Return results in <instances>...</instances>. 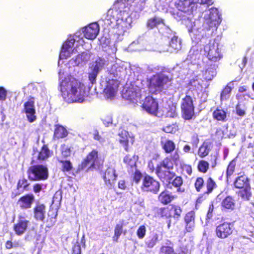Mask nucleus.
<instances>
[{"instance_id":"obj_1","label":"nucleus","mask_w":254,"mask_h":254,"mask_svg":"<svg viewBox=\"0 0 254 254\" xmlns=\"http://www.w3.org/2000/svg\"><path fill=\"white\" fill-rule=\"evenodd\" d=\"M60 88L63 97L68 102L79 101L85 93L84 85L75 78L63 80Z\"/></svg>"},{"instance_id":"obj_2","label":"nucleus","mask_w":254,"mask_h":254,"mask_svg":"<svg viewBox=\"0 0 254 254\" xmlns=\"http://www.w3.org/2000/svg\"><path fill=\"white\" fill-rule=\"evenodd\" d=\"M179 153L176 151L173 154L164 158L156 166V175L163 182L169 184L175 176V173L172 172L174 164L180 160Z\"/></svg>"},{"instance_id":"obj_3","label":"nucleus","mask_w":254,"mask_h":254,"mask_svg":"<svg viewBox=\"0 0 254 254\" xmlns=\"http://www.w3.org/2000/svg\"><path fill=\"white\" fill-rule=\"evenodd\" d=\"M173 79L168 75L159 72L149 78L148 88L152 94H158L164 92L172 86Z\"/></svg>"},{"instance_id":"obj_4","label":"nucleus","mask_w":254,"mask_h":254,"mask_svg":"<svg viewBox=\"0 0 254 254\" xmlns=\"http://www.w3.org/2000/svg\"><path fill=\"white\" fill-rule=\"evenodd\" d=\"M194 187L197 192H203L197 198V203H201L204 200L205 195H209L218 188V185L215 180L211 177H208L205 181L203 177H197L194 183Z\"/></svg>"},{"instance_id":"obj_5","label":"nucleus","mask_w":254,"mask_h":254,"mask_svg":"<svg viewBox=\"0 0 254 254\" xmlns=\"http://www.w3.org/2000/svg\"><path fill=\"white\" fill-rule=\"evenodd\" d=\"M172 211H174V219L179 220L182 215L183 210L179 205L172 204L169 206L156 208L155 211V216L156 217L165 219L168 220V227L169 228L171 223Z\"/></svg>"},{"instance_id":"obj_6","label":"nucleus","mask_w":254,"mask_h":254,"mask_svg":"<svg viewBox=\"0 0 254 254\" xmlns=\"http://www.w3.org/2000/svg\"><path fill=\"white\" fill-rule=\"evenodd\" d=\"M193 97L187 92L181 103V116L185 120H190L195 117Z\"/></svg>"},{"instance_id":"obj_7","label":"nucleus","mask_w":254,"mask_h":254,"mask_svg":"<svg viewBox=\"0 0 254 254\" xmlns=\"http://www.w3.org/2000/svg\"><path fill=\"white\" fill-rule=\"evenodd\" d=\"M27 175L30 181H45L49 177L48 169L47 166L41 164L32 165L28 168Z\"/></svg>"},{"instance_id":"obj_8","label":"nucleus","mask_w":254,"mask_h":254,"mask_svg":"<svg viewBox=\"0 0 254 254\" xmlns=\"http://www.w3.org/2000/svg\"><path fill=\"white\" fill-rule=\"evenodd\" d=\"M100 161L98 151L96 149H93L78 165L77 169L81 171L87 168V171H88L98 165L100 163Z\"/></svg>"},{"instance_id":"obj_9","label":"nucleus","mask_w":254,"mask_h":254,"mask_svg":"<svg viewBox=\"0 0 254 254\" xmlns=\"http://www.w3.org/2000/svg\"><path fill=\"white\" fill-rule=\"evenodd\" d=\"M160 183L153 177L145 174L142 178L140 189L142 191L157 194L159 191Z\"/></svg>"},{"instance_id":"obj_10","label":"nucleus","mask_w":254,"mask_h":254,"mask_svg":"<svg viewBox=\"0 0 254 254\" xmlns=\"http://www.w3.org/2000/svg\"><path fill=\"white\" fill-rule=\"evenodd\" d=\"M30 221L27 219L25 213H20L18 215L17 222L13 226V230L17 236H22L27 231Z\"/></svg>"},{"instance_id":"obj_11","label":"nucleus","mask_w":254,"mask_h":254,"mask_svg":"<svg viewBox=\"0 0 254 254\" xmlns=\"http://www.w3.org/2000/svg\"><path fill=\"white\" fill-rule=\"evenodd\" d=\"M204 54L208 59L213 62H217L222 58L218 45L210 43L205 45L204 47Z\"/></svg>"},{"instance_id":"obj_12","label":"nucleus","mask_w":254,"mask_h":254,"mask_svg":"<svg viewBox=\"0 0 254 254\" xmlns=\"http://www.w3.org/2000/svg\"><path fill=\"white\" fill-rule=\"evenodd\" d=\"M215 232L218 238L226 239L233 233V226L230 222H223L216 226Z\"/></svg>"},{"instance_id":"obj_13","label":"nucleus","mask_w":254,"mask_h":254,"mask_svg":"<svg viewBox=\"0 0 254 254\" xmlns=\"http://www.w3.org/2000/svg\"><path fill=\"white\" fill-rule=\"evenodd\" d=\"M144 110L148 113L156 116L158 111V103L152 97H146L141 105Z\"/></svg>"},{"instance_id":"obj_14","label":"nucleus","mask_w":254,"mask_h":254,"mask_svg":"<svg viewBox=\"0 0 254 254\" xmlns=\"http://www.w3.org/2000/svg\"><path fill=\"white\" fill-rule=\"evenodd\" d=\"M120 85L119 80L116 79H109L107 80L103 92L109 98H113L117 94Z\"/></svg>"},{"instance_id":"obj_15","label":"nucleus","mask_w":254,"mask_h":254,"mask_svg":"<svg viewBox=\"0 0 254 254\" xmlns=\"http://www.w3.org/2000/svg\"><path fill=\"white\" fill-rule=\"evenodd\" d=\"M23 110L26 115L27 120L30 123H32L36 120V111L33 97H31L24 103Z\"/></svg>"},{"instance_id":"obj_16","label":"nucleus","mask_w":254,"mask_h":254,"mask_svg":"<svg viewBox=\"0 0 254 254\" xmlns=\"http://www.w3.org/2000/svg\"><path fill=\"white\" fill-rule=\"evenodd\" d=\"M118 175L116 170L111 167H108L104 172L103 179L105 184L108 187H112L117 180Z\"/></svg>"},{"instance_id":"obj_17","label":"nucleus","mask_w":254,"mask_h":254,"mask_svg":"<svg viewBox=\"0 0 254 254\" xmlns=\"http://www.w3.org/2000/svg\"><path fill=\"white\" fill-rule=\"evenodd\" d=\"M75 40L73 38L66 40L63 44L59 58L60 59H66L71 56L74 49L70 52V50L73 47Z\"/></svg>"},{"instance_id":"obj_18","label":"nucleus","mask_w":254,"mask_h":254,"mask_svg":"<svg viewBox=\"0 0 254 254\" xmlns=\"http://www.w3.org/2000/svg\"><path fill=\"white\" fill-rule=\"evenodd\" d=\"M119 142L124 147L126 151H129V144L132 145L134 142V138L129 135L128 132L124 129H122L119 133Z\"/></svg>"},{"instance_id":"obj_19","label":"nucleus","mask_w":254,"mask_h":254,"mask_svg":"<svg viewBox=\"0 0 254 254\" xmlns=\"http://www.w3.org/2000/svg\"><path fill=\"white\" fill-rule=\"evenodd\" d=\"M99 32V25L97 23H92L85 26L83 31L85 38L90 40L95 39Z\"/></svg>"},{"instance_id":"obj_20","label":"nucleus","mask_w":254,"mask_h":254,"mask_svg":"<svg viewBox=\"0 0 254 254\" xmlns=\"http://www.w3.org/2000/svg\"><path fill=\"white\" fill-rule=\"evenodd\" d=\"M233 187L236 189H242L250 185V179L245 174L244 172L238 174L233 182Z\"/></svg>"},{"instance_id":"obj_21","label":"nucleus","mask_w":254,"mask_h":254,"mask_svg":"<svg viewBox=\"0 0 254 254\" xmlns=\"http://www.w3.org/2000/svg\"><path fill=\"white\" fill-rule=\"evenodd\" d=\"M185 230L192 232L195 227V213L193 210L187 212L184 216Z\"/></svg>"},{"instance_id":"obj_22","label":"nucleus","mask_w":254,"mask_h":254,"mask_svg":"<svg viewBox=\"0 0 254 254\" xmlns=\"http://www.w3.org/2000/svg\"><path fill=\"white\" fill-rule=\"evenodd\" d=\"M34 200V196L33 194H26L18 199L17 204L21 209H27L31 208Z\"/></svg>"},{"instance_id":"obj_23","label":"nucleus","mask_w":254,"mask_h":254,"mask_svg":"<svg viewBox=\"0 0 254 254\" xmlns=\"http://www.w3.org/2000/svg\"><path fill=\"white\" fill-rule=\"evenodd\" d=\"M46 212V206L44 204L37 203L33 208L34 217L37 221H43Z\"/></svg>"},{"instance_id":"obj_24","label":"nucleus","mask_w":254,"mask_h":254,"mask_svg":"<svg viewBox=\"0 0 254 254\" xmlns=\"http://www.w3.org/2000/svg\"><path fill=\"white\" fill-rule=\"evenodd\" d=\"M176 198L177 196L173 195L172 192L167 190H165L159 194L158 199L160 203L164 205H167Z\"/></svg>"},{"instance_id":"obj_25","label":"nucleus","mask_w":254,"mask_h":254,"mask_svg":"<svg viewBox=\"0 0 254 254\" xmlns=\"http://www.w3.org/2000/svg\"><path fill=\"white\" fill-rule=\"evenodd\" d=\"M236 206L234 198L230 195H227L223 199L221 202L222 210L233 211L235 209Z\"/></svg>"},{"instance_id":"obj_26","label":"nucleus","mask_w":254,"mask_h":254,"mask_svg":"<svg viewBox=\"0 0 254 254\" xmlns=\"http://www.w3.org/2000/svg\"><path fill=\"white\" fill-rule=\"evenodd\" d=\"M175 6L179 10L185 13H192L194 10L188 0H178Z\"/></svg>"},{"instance_id":"obj_27","label":"nucleus","mask_w":254,"mask_h":254,"mask_svg":"<svg viewBox=\"0 0 254 254\" xmlns=\"http://www.w3.org/2000/svg\"><path fill=\"white\" fill-rule=\"evenodd\" d=\"M212 149V143L204 141L199 146L198 150V155L199 157L203 158L207 156Z\"/></svg>"},{"instance_id":"obj_28","label":"nucleus","mask_w":254,"mask_h":254,"mask_svg":"<svg viewBox=\"0 0 254 254\" xmlns=\"http://www.w3.org/2000/svg\"><path fill=\"white\" fill-rule=\"evenodd\" d=\"M160 25H165L164 19L156 15L148 18L146 22V27L148 29H153Z\"/></svg>"},{"instance_id":"obj_29","label":"nucleus","mask_w":254,"mask_h":254,"mask_svg":"<svg viewBox=\"0 0 254 254\" xmlns=\"http://www.w3.org/2000/svg\"><path fill=\"white\" fill-rule=\"evenodd\" d=\"M68 134L66 128L62 125L56 124L55 125L54 137L55 139H61L66 137Z\"/></svg>"},{"instance_id":"obj_30","label":"nucleus","mask_w":254,"mask_h":254,"mask_svg":"<svg viewBox=\"0 0 254 254\" xmlns=\"http://www.w3.org/2000/svg\"><path fill=\"white\" fill-rule=\"evenodd\" d=\"M57 160L61 165V170L62 172L69 173L74 170L73 163L69 159L58 158Z\"/></svg>"},{"instance_id":"obj_31","label":"nucleus","mask_w":254,"mask_h":254,"mask_svg":"<svg viewBox=\"0 0 254 254\" xmlns=\"http://www.w3.org/2000/svg\"><path fill=\"white\" fill-rule=\"evenodd\" d=\"M237 157H235L228 163L226 170V179L227 181L231 179L232 177L235 175L237 169Z\"/></svg>"},{"instance_id":"obj_32","label":"nucleus","mask_w":254,"mask_h":254,"mask_svg":"<svg viewBox=\"0 0 254 254\" xmlns=\"http://www.w3.org/2000/svg\"><path fill=\"white\" fill-rule=\"evenodd\" d=\"M227 112L224 109L217 107L212 113V117L217 121L225 122L227 120Z\"/></svg>"},{"instance_id":"obj_33","label":"nucleus","mask_w":254,"mask_h":254,"mask_svg":"<svg viewBox=\"0 0 254 254\" xmlns=\"http://www.w3.org/2000/svg\"><path fill=\"white\" fill-rule=\"evenodd\" d=\"M52 152L48 147L47 144H44L41 148L37 155V160L39 161L46 160L52 155Z\"/></svg>"},{"instance_id":"obj_34","label":"nucleus","mask_w":254,"mask_h":254,"mask_svg":"<svg viewBox=\"0 0 254 254\" xmlns=\"http://www.w3.org/2000/svg\"><path fill=\"white\" fill-rule=\"evenodd\" d=\"M160 144L163 150L167 154L171 153L176 149L175 142L170 139L161 140Z\"/></svg>"},{"instance_id":"obj_35","label":"nucleus","mask_w":254,"mask_h":254,"mask_svg":"<svg viewBox=\"0 0 254 254\" xmlns=\"http://www.w3.org/2000/svg\"><path fill=\"white\" fill-rule=\"evenodd\" d=\"M90 56L86 52H82L73 58L71 60L73 61L75 65L78 66L80 64H85L90 60Z\"/></svg>"},{"instance_id":"obj_36","label":"nucleus","mask_w":254,"mask_h":254,"mask_svg":"<svg viewBox=\"0 0 254 254\" xmlns=\"http://www.w3.org/2000/svg\"><path fill=\"white\" fill-rule=\"evenodd\" d=\"M73 147L65 143L62 144L60 147L61 157L59 159H67L71 156Z\"/></svg>"},{"instance_id":"obj_37","label":"nucleus","mask_w":254,"mask_h":254,"mask_svg":"<svg viewBox=\"0 0 254 254\" xmlns=\"http://www.w3.org/2000/svg\"><path fill=\"white\" fill-rule=\"evenodd\" d=\"M138 160V156L135 154H127L124 158V162L130 168H136V162Z\"/></svg>"},{"instance_id":"obj_38","label":"nucleus","mask_w":254,"mask_h":254,"mask_svg":"<svg viewBox=\"0 0 254 254\" xmlns=\"http://www.w3.org/2000/svg\"><path fill=\"white\" fill-rule=\"evenodd\" d=\"M238 190L239 191L237 192V194L242 200H249L252 197L251 186L246 187L244 188L239 189Z\"/></svg>"},{"instance_id":"obj_39","label":"nucleus","mask_w":254,"mask_h":254,"mask_svg":"<svg viewBox=\"0 0 254 254\" xmlns=\"http://www.w3.org/2000/svg\"><path fill=\"white\" fill-rule=\"evenodd\" d=\"M57 211L53 209H50L46 221V227L47 228H50L55 224L57 221Z\"/></svg>"},{"instance_id":"obj_40","label":"nucleus","mask_w":254,"mask_h":254,"mask_svg":"<svg viewBox=\"0 0 254 254\" xmlns=\"http://www.w3.org/2000/svg\"><path fill=\"white\" fill-rule=\"evenodd\" d=\"M123 97L127 100L133 102L137 101V99L139 97V95L138 92L134 89L128 88L126 90V92L124 94Z\"/></svg>"},{"instance_id":"obj_41","label":"nucleus","mask_w":254,"mask_h":254,"mask_svg":"<svg viewBox=\"0 0 254 254\" xmlns=\"http://www.w3.org/2000/svg\"><path fill=\"white\" fill-rule=\"evenodd\" d=\"M158 235L156 233H152L149 235L145 242V244L148 248H153L158 241Z\"/></svg>"},{"instance_id":"obj_42","label":"nucleus","mask_w":254,"mask_h":254,"mask_svg":"<svg viewBox=\"0 0 254 254\" xmlns=\"http://www.w3.org/2000/svg\"><path fill=\"white\" fill-rule=\"evenodd\" d=\"M30 184L25 178H23L18 180L17 185L16 189L17 190H22V191H27L29 190V187Z\"/></svg>"},{"instance_id":"obj_43","label":"nucleus","mask_w":254,"mask_h":254,"mask_svg":"<svg viewBox=\"0 0 254 254\" xmlns=\"http://www.w3.org/2000/svg\"><path fill=\"white\" fill-rule=\"evenodd\" d=\"M124 221H122L121 223L116 225L114 229V234L112 237L113 241L114 242H118L119 239L123 231Z\"/></svg>"},{"instance_id":"obj_44","label":"nucleus","mask_w":254,"mask_h":254,"mask_svg":"<svg viewBox=\"0 0 254 254\" xmlns=\"http://www.w3.org/2000/svg\"><path fill=\"white\" fill-rule=\"evenodd\" d=\"M198 171L202 174H205L209 169V163L208 161L201 159L198 161L197 165Z\"/></svg>"},{"instance_id":"obj_45","label":"nucleus","mask_w":254,"mask_h":254,"mask_svg":"<svg viewBox=\"0 0 254 254\" xmlns=\"http://www.w3.org/2000/svg\"><path fill=\"white\" fill-rule=\"evenodd\" d=\"M231 82L228 83L222 90L220 94V100L221 101L226 100L229 98L231 93L232 87L230 85Z\"/></svg>"},{"instance_id":"obj_46","label":"nucleus","mask_w":254,"mask_h":254,"mask_svg":"<svg viewBox=\"0 0 254 254\" xmlns=\"http://www.w3.org/2000/svg\"><path fill=\"white\" fill-rule=\"evenodd\" d=\"M170 47L173 50L178 51L182 48L181 41L177 36H174L169 43Z\"/></svg>"},{"instance_id":"obj_47","label":"nucleus","mask_w":254,"mask_h":254,"mask_svg":"<svg viewBox=\"0 0 254 254\" xmlns=\"http://www.w3.org/2000/svg\"><path fill=\"white\" fill-rule=\"evenodd\" d=\"M172 185L177 188V190L179 192H182L184 191V189H181V186L183 184V180L181 176H177L172 181Z\"/></svg>"},{"instance_id":"obj_48","label":"nucleus","mask_w":254,"mask_h":254,"mask_svg":"<svg viewBox=\"0 0 254 254\" xmlns=\"http://www.w3.org/2000/svg\"><path fill=\"white\" fill-rule=\"evenodd\" d=\"M178 129V126L176 124L169 125L162 128L163 131L167 133H174Z\"/></svg>"},{"instance_id":"obj_49","label":"nucleus","mask_w":254,"mask_h":254,"mask_svg":"<svg viewBox=\"0 0 254 254\" xmlns=\"http://www.w3.org/2000/svg\"><path fill=\"white\" fill-rule=\"evenodd\" d=\"M218 154L217 153H211L209 156V166L212 169H214L216 167L218 164Z\"/></svg>"},{"instance_id":"obj_50","label":"nucleus","mask_w":254,"mask_h":254,"mask_svg":"<svg viewBox=\"0 0 254 254\" xmlns=\"http://www.w3.org/2000/svg\"><path fill=\"white\" fill-rule=\"evenodd\" d=\"M160 254H176L173 246H162L160 248Z\"/></svg>"},{"instance_id":"obj_51","label":"nucleus","mask_w":254,"mask_h":254,"mask_svg":"<svg viewBox=\"0 0 254 254\" xmlns=\"http://www.w3.org/2000/svg\"><path fill=\"white\" fill-rule=\"evenodd\" d=\"M142 175L138 169H136L132 174V182L138 184L142 178Z\"/></svg>"},{"instance_id":"obj_52","label":"nucleus","mask_w":254,"mask_h":254,"mask_svg":"<svg viewBox=\"0 0 254 254\" xmlns=\"http://www.w3.org/2000/svg\"><path fill=\"white\" fill-rule=\"evenodd\" d=\"M146 228L145 225L140 226L136 231V235L139 239H142L145 236Z\"/></svg>"},{"instance_id":"obj_53","label":"nucleus","mask_w":254,"mask_h":254,"mask_svg":"<svg viewBox=\"0 0 254 254\" xmlns=\"http://www.w3.org/2000/svg\"><path fill=\"white\" fill-rule=\"evenodd\" d=\"M105 60L103 59H102L101 58H98L96 61H95V64L94 66L93 69L95 70H97L99 71V69L101 68H102L104 65H105Z\"/></svg>"},{"instance_id":"obj_54","label":"nucleus","mask_w":254,"mask_h":254,"mask_svg":"<svg viewBox=\"0 0 254 254\" xmlns=\"http://www.w3.org/2000/svg\"><path fill=\"white\" fill-rule=\"evenodd\" d=\"M181 168L183 171L186 172L188 175L190 176L192 174V170L191 165L182 163L181 164Z\"/></svg>"},{"instance_id":"obj_55","label":"nucleus","mask_w":254,"mask_h":254,"mask_svg":"<svg viewBox=\"0 0 254 254\" xmlns=\"http://www.w3.org/2000/svg\"><path fill=\"white\" fill-rule=\"evenodd\" d=\"M98 72L99 71L97 70L93 69L91 72L89 73V80L92 84L95 83Z\"/></svg>"},{"instance_id":"obj_56","label":"nucleus","mask_w":254,"mask_h":254,"mask_svg":"<svg viewBox=\"0 0 254 254\" xmlns=\"http://www.w3.org/2000/svg\"><path fill=\"white\" fill-rule=\"evenodd\" d=\"M123 24H125V22L122 20L120 23L118 22L116 25L115 28L117 29V32L119 35L123 34L125 31V27Z\"/></svg>"},{"instance_id":"obj_57","label":"nucleus","mask_w":254,"mask_h":254,"mask_svg":"<svg viewBox=\"0 0 254 254\" xmlns=\"http://www.w3.org/2000/svg\"><path fill=\"white\" fill-rule=\"evenodd\" d=\"M19 246L20 244L18 242L13 244L11 240H7L5 243V248L7 250H10L13 248H16Z\"/></svg>"},{"instance_id":"obj_58","label":"nucleus","mask_w":254,"mask_h":254,"mask_svg":"<svg viewBox=\"0 0 254 254\" xmlns=\"http://www.w3.org/2000/svg\"><path fill=\"white\" fill-rule=\"evenodd\" d=\"M189 3L192 6L194 9H196V4L197 3H206L207 1L206 0H188Z\"/></svg>"},{"instance_id":"obj_59","label":"nucleus","mask_w":254,"mask_h":254,"mask_svg":"<svg viewBox=\"0 0 254 254\" xmlns=\"http://www.w3.org/2000/svg\"><path fill=\"white\" fill-rule=\"evenodd\" d=\"M214 209V206L213 205V203L212 202L209 204V206H208V209L207 213L206 214L207 219H210L212 217Z\"/></svg>"},{"instance_id":"obj_60","label":"nucleus","mask_w":254,"mask_h":254,"mask_svg":"<svg viewBox=\"0 0 254 254\" xmlns=\"http://www.w3.org/2000/svg\"><path fill=\"white\" fill-rule=\"evenodd\" d=\"M199 142V139L198 137V135L195 133L192 135L191 137V143L194 147H197V145Z\"/></svg>"},{"instance_id":"obj_61","label":"nucleus","mask_w":254,"mask_h":254,"mask_svg":"<svg viewBox=\"0 0 254 254\" xmlns=\"http://www.w3.org/2000/svg\"><path fill=\"white\" fill-rule=\"evenodd\" d=\"M7 96V91L6 89L2 87H0V100L4 101L6 100Z\"/></svg>"},{"instance_id":"obj_62","label":"nucleus","mask_w":254,"mask_h":254,"mask_svg":"<svg viewBox=\"0 0 254 254\" xmlns=\"http://www.w3.org/2000/svg\"><path fill=\"white\" fill-rule=\"evenodd\" d=\"M147 168L148 169L149 172L150 173H155L156 174V167H155L154 164L152 160H150L148 162Z\"/></svg>"},{"instance_id":"obj_63","label":"nucleus","mask_w":254,"mask_h":254,"mask_svg":"<svg viewBox=\"0 0 254 254\" xmlns=\"http://www.w3.org/2000/svg\"><path fill=\"white\" fill-rule=\"evenodd\" d=\"M167 115L168 116L171 118H175L177 116V113L176 112V107H173L170 108V110L167 112Z\"/></svg>"},{"instance_id":"obj_64","label":"nucleus","mask_w":254,"mask_h":254,"mask_svg":"<svg viewBox=\"0 0 254 254\" xmlns=\"http://www.w3.org/2000/svg\"><path fill=\"white\" fill-rule=\"evenodd\" d=\"M248 212L252 217L254 218V198L248 208Z\"/></svg>"}]
</instances>
